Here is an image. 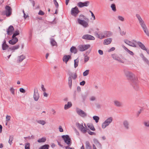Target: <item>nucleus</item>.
<instances>
[{
	"label": "nucleus",
	"mask_w": 149,
	"mask_h": 149,
	"mask_svg": "<svg viewBox=\"0 0 149 149\" xmlns=\"http://www.w3.org/2000/svg\"><path fill=\"white\" fill-rule=\"evenodd\" d=\"M125 74L127 78L132 80V85L135 89L137 90L138 88V86L137 84L138 81L135 76L132 73L128 71H125Z\"/></svg>",
	"instance_id": "f257e3e1"
},
{
	"label": "nucleus",
	"mask_w": 149,
	"mask_h": 149,
	"mask_svg": "<svg viewBox=\"0 0 149 149\" xmlns=\"http://www.w3.org/2000/svg\"><path fill=\"white\" fill-rule=\"evenodd\" d=\"M111 56L113 59L117 60L120 63H123L125 62V58L122 55L119 56L116 54H112Z\"/></svg>",
	"instance_id": "f03ea898"
},
{
	"label": "nucleus",
	"mask_w": 149,
	"mask_h": 149,
	"mask_svg": "<svg viewBox=\"0 0 149 149\" xmlns=\"http://www.w3.org/2000/svg\"><path fill=\"white\" fill-rule=\"evenodd\" d=\"M6 10L3 11L2 12V14L6 15L7 17L9 16L12 13V9L11 8L8 6L5 7Z\"/></svg>",
	"instance_id": "7ed1b4c3"
},
{
	"label": "nucleus",
	"mask_w": 149,
	"mask_h": 149,
	"mask_svg": "<svg viewBox=\"0 0 149 149\" xmlns=\"http://www.w3.org/2000/svg\"><path fill=\"white\" fill-rule=\"evenodd\" d=\"M62 137L64 140L65 142L69 146L71 145L72 143L71 139L68 135H63L62 136Z\"/></svg>",
	"instance_id": "20e7f679"
},
{
	"label": "nucleus",
	"mask_w": 149,
	"mask_h": 149,
	"mask_svg": "<svg viewBox=\"0 0 149 149\" xmlns=\"http://www.w3.org/2000/svg\"><path fill=\"white\" fill-rule=\"evenodd\" d=\"M124 42L126 44L130 46L134 47H137V45L136 44L137 42L135 40H133L132 42H131L128 40L125 39L124 40Z\"/></svg>",
	"instance_id": "39448f33"
},
{
	"label": "nucleus",
	"mask_w": 149,
	"mask_h": 149,
	"mask_svg": "<svg viewBox=\"0 0 149 149\" xmlns=\"http://www.w3.org/2000/svg\"><path fill=\"white\" fill-rule=\"evenodd\" d=\"M90 46L89 44L80 45L78 47V49L79 51L83 52L89 49Z\"/></svg>",
	"instance_id": "423d86ee"
},
{
	"label": "nucleus",
	"mask_w": 149,
	"mask_h": 149,
	"mask_svg": "<svg viewBox=\"0 0 149 149\" xmlns=\"http://www.w3.org/2000/svg\"><path fill=\"white\" fill-rule=\"evenodd\" d=\"M76 125L82 132L84 133L86 132L87 130L83 126L82 124H81L78 123L76 124Z\"/></svg>",
	"instance_id": "0eeeda50"
},
{
	"label": "nucleus",
	"mask_w": 149,
	"mask_h": 149,
	"mask_svg": "<svg viewBox=\"0 0 149 149\" xmlns=\"http://www.w3.org/2000/svg\"><path fill=\"white\" fill-rule=\"evenodd\" d=\"M80 12L77 7L76 6L73 8L71 10V14L73 16H76Z\"/></svg>",
	"instance_id": "6e6552de"
},
{
	"label": "nucleus",
	"mask_w": 149,
	"mask_h": 149,
	"mask_svg": "<svg viewBox=\"0 0 149 149\" xmlns=\"http://www.w3.org/2000/svg\"><path fill=\"white\" fill-rule=\"evenodd\" d=\"M90 3L88 1H86L84 2H79L77 3V6L80 8H82L84 6H88Z\"/></svg>",
	"instance_id": "1a4fd4ad"
},
{
	"label": "nucleus",
	"mask_w": 149,
	"mask_h": 149,
	"mask_svg": "<svg viewBox=\"0 0 149 149\" xmlns=\"http://www.w3.org/2000/svg\"><path fill=\"white\" fill-rule=\"evenodd\" d=\"M77 22L79 24L83 26L84 27L86 28L88 26V23L84 20H81L78 18Z\"/></svg>",
	"instance_id": "9d476101"
},
{
	"label": "nucleus",
	"mask_w": 149,
	"mask_h": 149,
	"mask_svg": "<svg viewBox=\"0 0 149 149\" xmlns=\"http://www.w3.org/2000/svg\"><path fill=\"white\" fill-rule=\"evenodd\" d=\"M76 112L79 115L82 117H85L87 115V114L86 113L79 109H77Z\"/></svg>",
	"instance_id": "9b49d317"
},
{
	"label": "nucleus",
	"mask_w": 149,
	"mask_h": 149,
	"mask_svg": "<svg viewBox=\"0 0 149 149\" xmlns=\"http://www.w3.org/2000/svg\"><path fill=\"white\" fill-rule=\"evenodd\" d=\"M40 96L37 88H35L34 89L33 98L35 101H37L39 98Z\"/></svg>",
	"instance_id": "f8f14e48"
},
{
	"label": "nucleus",
	"mask_w": 149,
	"mask_h": 149,
	"mask_svg": "<svg viewBox=\"0 0 149 149\" xmlns=\"http://www.w3.org/2000/svg\"><path fill=\"white\" fill-rule=\"evenodd\" d=\"M123 125L124 128L126 130L130 129V125L129 121L127 120H125L123 122Z\"/></svg>",
	"instance_id": "ddd939ff"
},
{
	"label": "nucleus",
	"mask_w": 149,
	"mask_h": 149,
	"mask_svg": "<svg viewBox=\"0 0 149 149\" xmlns=\"http://www.w3.org/2000/svg\"><path fill=\"white\" fill-rule=\"evenodd\" d=\"M82 38L86 40H94L95 39V38L93 36L89 34L84 35L82 37Z\"/></svg>",
	"instance_id": "4468645a"
},
{
	"label": "nucleus",
	"mask_w": 149,
	"mask_h": 149,
	"mask_svg": "<svg viewBox=\"0 0 149 149\" xmlns=\"http://www.w3.org/2000/svg\"><path fill=\"white\" fill-rule=\"evenodd\" d=\"M14 30L13 27L10 25L9 26L8 28L7 29V33L8 35H11L13 33V32Z\"/></svg>",
	"instance_id": "2eb2a0df"
},
{
	"label": "nucleus",
	"mask_w": 149,
	"mask_h": 149,
	"mask_svg": "<svg viewBox=\"0 0 149 149\" xmlns=\"http://www.w3.org/2000/svg\"><path fill=\"white\" fill-rule=\"evenodd\" d=\"M18 39L16 37H14L9 41V43L12 45L15 44L18 41Z\"/></svg>",
	"instance_id": "dca6fc26"
},
{
	"label": "nucleus",
	"mask_w": 149,
	"mask_h": 149,
	"mask_svg": "<svg viewBox=\"0 0 149 149\" xmlns=\"http://www.w3.org/2000/svg\"><path fill=\"white\" fill-rule=\"evenodd\" d=\"M141 27L146 35L149 36V31L146 24Z\"/></svg>",
	"instance_id": "f3484780"
},
{
	"label": "nucleus",
	"mask_w": 149,
	"mask_h": 149,
	"mask_svg": "<svg viewBox=\"0 0 149 149\" xmlns=\"http://www.w3.org/2000/svg\"><path fill=\"white\" fill-rule=\"evenodd\" d=\"M113 103L115 106L117 107H121L123 106L122 103L117 100L114 101Z\"/></svg>",
	"instance_id": "a211bd4d"
},
{
	"label": "nucleus",
	"mask_w": 149,
	"mask_h": 149,
	"mask_svg": "<svg viewBox=\"0 0 149 149\" xmlns=\"http://www.w3.org/2000/svg\"><path fill=\"white\" fill-rule=\"evenodd\" d=\"M105 35V37L107 38L111 36L113 34L110 31H106L103 32Z\"/></svg>",
	"instance_id": "6ab92c4d"
},
{
	"label": "nucleus",
	"mask_w": 149,
	"mask_h": 149,
	"mask_svg": "<svg viewBox=\"0 0 149 149\" xmlns=\"http://www.w3.org/2000/svg\"><path fill=\"white\" fill-rule=\"evenodd\" d=\"M2 47V49L3 50H6L9 47L8 45L6 44V41L5 40H4L3 41Z\"/></svg>",
	"instance_id": "aec40b11"
},
{
	"label": "nucleus",
	"mask_w": 149,
	"mask_h": 149,
	"mask_svg": "<svg viewBox=\"0 0 149 149\" xmlns=\"http://www.w3.org/2000/svg\"><path fill=\"white\" fill-rule=\"evenodd\" d=\"M70 58H71L70 56L69 55H65L63 57V60L66 63H67L68 61Z\"/></svg>",
	"instance_id": "412c9836"
},
{
	"label": "nucleus",
	"mask_w": 149,
	"mask_h": 149,
	"mask_svg": "<svg viewBox=\"0 0 149 149\" xmlns=\"http://www.w3.org/2000/svg\"><path fill=\"white\" fill-rule=\"evenodd\" d=\"M112 41L111 38H108L104 40L103 44L104 45H107L111 43Z\"/></svg>",
	"instance_id": "4be33fe9"
},
{
	"label": "nucleus",
	"mask_w": 149,
	"mask_h": 149,
	"mask_svg": "<svg viewBox=\"0 0 149 149\" xmlns=\"http://www.w3.org/2000/svg\"><path fill=\"white\" fill-rule=\"evenodd\" d=\"M19 47L20 46L19 45L13 46L12 47H10L9 48V50H8V51H9V49H10L13 51V52H14L15 50L18 49L19 48Z\"/></svg>",
	"instance_id": "5701e85b"
},
{
	"label": "nucleus",
	"mask_w": 149,
	"mask_h": 149,
	"mask_svg": "<svg viewBox=\"0 0 149 149\" xmlns=\"http://www.w3.org/2000/svg\"><path fill=\"white\" fill-rule=\"evenodd\" d=\"M142 50H144L146 48L145 46L142 42L140 41H138L136 42Z\"/></svg>",
	"instance_id": "b1692460"
},
{
	"label": "nucleus",
	"mask_w": 149,
	"mask_h": 149,
	"mask_svg": "<svg viewBox=\"0 0 149 149\" xmlns=\"http://www.w3.org/2000/svg\"><path fill=\"white\" fill-rule=\"evenodd\" d=\"M95 36L98 38L100 39H102L103 38H105V35L104 33H100V34H99L97 33H95Z\"/></svg>",
	"instance_id": "393cba45"
},
{
	"label": "nucleus",
	"mask_w": 149,
	"mask_h": 149,
	"mask_svg": "<svg viewBox=\"0 0 149 149\" xmlns=\"http://www.w3.org/2000/svg\"><path fill=\"white\" fill-rule=\"evenodd\" d=\"M25 58V56L23 55H22L18 57V59L17 60V62L20 63Z\"/></svg>",
	"instance_id": "a878e982"
},
{
	"label": "nucleus",
	"mask_w": 149,
	"mask_h": 149,
	"mask_svg": "<svg viewBox=\"0 0 149 149\" xmlns=\"http://www.w3.org/2000/svg\"><path fill=\"white\" fill-rule=\"evenodd\" d=\"M140 56L142 58L144 62L149 65V61L144 56L143 54H141L140 55Z\"/></svg>",
	"instance_id": "bb28decb"
},
{
	"label": "nucleus",
	"mask_w": 149,
	"mask_h": 149,
	"mask_svg": "<svg viewBox=\"0 0 149 149\" xmlns=\"http://www.w3.org/2000/svg\"><path fill=\"white\" fill-rule=\"evenodd\" d=\"M113 120V118L112 117H110L107 119L104 122L109 125L112 122Z\"/></svg>",
	"instance_id": "cd10ccee"
},
{
	"label": "nucleus",
	"mask_w": 149,
	"mask_h": 149,
	"mask_svg": "<svg viewBox=\"0 0 149 149\" xmlns=\"http://www.w3.org/2000/svg\"><path fill=\"white\" fill-rule=\"evenodd\" d=\"M72 106V104L71 102H68L67 104H65L64 106V109H67L70 108Z\"/></svg>",
	"instance_id": "c85d7f7f"
},
{
	"label": "nucleus",
	"mask_w": 149,
	"mask_h": 149,
	"mask_svg": "<svg viewBox=\"0 0 149 149\" xmlns=\"http://www.w3.org/2000/svg\"><path fill=\"white\" fill-rule=\"evenodd\" d=\"M68 84L69 87L71 88L72 86V78L70 76L68 78Z\"/></svg>",
	"instance_id": "c756f323"
},
{
	"label": "nucleus",
	"mask_w": 149,
	"mask_h": 149,
	"mask_svg": "<svg viewBox=\"0 0 149 149\" xmlns=\"http://www.w3.org/2000/svg\"><path fill=\"white\" fill-rule=\"evenodd\" d=\"M138 21L141 26H143L146 25L144 21L143 20L142 18L140 19H139Z\"/></svg>",
	"instance_id": "7c9ffc66"
},
{
	"label": "nucleus",
	"mask_w": 149,
	"mask_h": 149,
	"mask_svg": "<svg viewBox=\"0 0 149 149\" xmlns=\"http://www.w3.org/2000/svg\"><path fill=\"white\" fill-rule=\"evenodd\" d=\"M70 52L72 53H74L75 54L77 52V49L76 48L73 46L72 47L70 48Z\"/></svg>",
	"instance_id": "2f4dec72"
},
{
	"label": "nucleus",
	"mask_w": 149,
	"mask_h": 149,
	"mask_svg": "<svg viewBox=\"0 0 149 149\" xmlns=\"http://www.w3.org/2000/svg\"><path fill=\"white\" fill-rule=\"evenodd\" d=\"M19 34V31L18 30H16L15 32L13 34L12 36V38L16 37V36Z\"/></svg>",
	"instance_id": "473e14b6"
},
{
	"label": "nucleus",
	"mask_w": 149,
	"mask_h": 149,
	"mask_svg": "<svg viewBox=\"0 0 149 149\" xmlns=\"http://www.w3.org/2000/svg\"><path fill=\"white\" fill-rule=\"evenodd\" d=\"M49 147V145L48 144H45L41 146L40 149H48Z\"/></svg>",
	"instance_id": "72a5a7b5"
},
{
	"label": "nucleus",
	"mask_w": 149,
	"mask_h": 149,
	"mask_svg": "<svg viewBox=\"0 0 149 149\" xmlns=\"http://www.w3.org/2000/svg\"><path fill=\"white\" fill-rule=\"evenodd\" d=\"M46 141V139L45 137H42L41 139H39L37 140L38 143L44 142Z\"/></svg>",
	"instance_id": "f704fd0d"
},
{
	"label": "nucleus",
	"mask_w": 149,
	"mask_h": 149,
	"mask_svg": "<svg viewBox=\"0 0 149 149\" xmlns=\"http://www.w3.org/2000/svg\"><path fill=\"white\" fill-rule=\"evenodd\" d=\"M93 118V119L95 121L96 123H97L98 122L99 120L100 119V118L98 116H94Z\"/></svg>",
	"instance_id": "c9c22d12"
},
{
	"label": "nucleus",
	"mask_w": 149,
	"mask_h": 149,
	"mask_svg": "<svg viewBox=\"0 0 149 149\" xmlns=\"http://www.w3.org/2000/svg\"><path fill=\"white\" fill-rule=\"evenodd\" d=\"M85 144L86 149L91 148V146L90 145V143L88 141H86L85 142Z\"/></svg>",
	"instance_id": "e433bc0d"
},
{
	"label": "nucleus",
	"mask_w": 149,
	"mask_h": 149,
	"mask_svg": "<svg viewBox=\"0 0 149 149\" xmlns=\"http://www.w3.org/2000/svg\"><path fill=\"white\" fill-rule=\"evenodd\" d=\"M111 8L112 10L114 12L116 11V6L115 4L114 3L112 4L111 6Z\"/></svg>",
	"instance_id": "4c0bfd02"
},
{
	"label": "nucleus",
	"mask_w": 149,
	"mask_h": 149,
	"mask_svg": "<svg viewBox=\"0 0 149 149\" xmlns=\"http://www.w3.org/2000/svg\"><path fill=\"white\" fill-rule=\"evenodd\" d=\"M51 44L52 46H54L57 45V43L55 40L53 39H51L50 41Z\"/></svg>",
	"instance_id": "58836bf2"
},
{
	"label": "nucleus",
	"mask_w": 149,
	"mask_h": 149,
	"mask_svg": "<svg viewBox=\"0 0 149 149\" xmlns=\"http://www.w3.org/2000/svg\"><path fill=\"white\" fill-rule=\"evenodd\" d=\"M13 139V136H10L9 140L8 141V143L11 145L12 143V141Z\"/></svg>",
	"instance_id": "ea45409f"
},
{
	"label": "nucleus",
	"mask_w": 149,
	"mask_h": 149,
	"mask_svg": "<svg viewBox=\"0 0 149 149\" xmlns=\"http://www.w3.org/2000/svg\"><path fill=\"white\" fill-rule=\"evenodd\" d=\"M88 127L92 131L95 130V129L92 124H89L87 125Z\"/></svg>",
	"instance_id": "a19ab883"
},
{
	"label": "nucleus",
	"mask_w": 149,
	"mask_h": 149,
	"mask_svg": "<svg viewBox=\"0 0 149 149\" xmlns=\"http://www.w3.org/2000/svg\"><path fill=\"white\" fill-rule=\"evenodd\" d=\"M79 60L77 59L74 60V67L76 68L78 65Z\"/></svg>",
	"instance_id": "79ce46f5"
},
{
	"label": "nucleus",
	"mask_w": 149,
	"mask_h": 149,
	"mask_svg": "<svg viewBox=\"0 0 149 149\" xmlns=\"http://www.w3.org/2000/svg\"><path fill=\"white\" fill-rule=\"evenodd\" d=\"M89 70H87L85 71L83 73V75L84 76H87L89 73Z\"/></svg>",
	"instance_id": "37998d69"
},
{
	"label": "nucleus",
	"mask_w": 149,
	"mask_h": 149,
	"mask_svg": "<svg viewBox=\"0 0 149 149\" xmlns=\"http://www.w3.org/2000/svg\"><path fill=\"white\" fill-rule=\"evenodd\" d=\"M108 125H109L105 123V122L104 121L102 124V128L104 129Z\"/></svg>",
	"instance_id": "c03bdc74"
},
{
	"label": "nucleus",
	"mask_w": 149,
	"mask_h": 149,
	"mask_svg": "<svg viewBox=\"0 0 149 149\" xmlns=\"http://www.w3.org/2000/svg\"><path fill=\"white\" fill-rule=\"evenodd\" d=\"M117 18L118 20L122 22H123L125 20L124 18L121 16H118L117 17Z\"/></svg>",
	"instance_id": "a18cd8bd"
},
{
	"label": "nucleus",
	"mask_w": 149,
	"mask_h": 149,
	"mask_svg": "<svg viewBox=\"0 0 149 149\" xmlns=\"http://www.w3.org/2000/svg\"><path fill=\"white\" fill-rule=\"evenodd\" d=\"M37 122L38 123L42 124L43 125H44L45 124V122L44 120H37Z\"/></svg>",
	"instance_id": "49530a36"
},
{
	"label": "nucleus",
	"mask_w": 149,
	"mask_h": 149,
	"mask_svg": "<svg viewBox=\"0 0 149 149\" xmlns=\"http://www.w3.org/2000/svg\"><path fill=\"white\" fill-rule=\"evenodd\" d=\"M88 133L91 135H95V133L91 131L88 129H87Z\"/></svg>",
	"instance_id": "de8ad7c7"
},
{
	"label": "nucleus",
	"mask_w": 149,
	"mask_h": 149,
	"mask_svg": "<svg viewBox=\"0 0 149 149\" xmlns=\"http://www.w3.org/2000/svg\"><path fill=\"white\" fill-rule=\"evenodd\" d=\"M10 90L12 94L13 95H14L15 94V89L13 87H11L10 88Z\"/></svg>",
	"instance_id": "09e8293b"
},
{
	"label": "nucleus",
	"mask_w": 149,
	"mask_h": 149,
	"mask_svg": "<svg viewBox=\"0 0 149 149\" xmlns=\"http://www.w3.org/2000/svg\"><path fill=\"white\" fill-rule=\"evenodd\" d=\"M89 57L86 56L84 57V61L85 62H87L89 60Z\"/></svg>",
	"instance_id": "8fccbe9b"
},
{
	"label": "nucleus",
	"mask_w": 149,
	"mask_h": 149,
	"mask_svg": "<svg viewBox=\"0 0 149 149\" xmlns=\"http://www.w3.org/2000/svg\"><path fill=\"white\" fill-rule=\"evenodd\" d=\"M89 99L91 101H94L96 100V98L94 96H92L90 97Z\"/></svg>",
	"instance_id": "3c124183"
},
{
	"label": "nucleus",
	"mask_w": 149,
	"mask_h": 149,
	"mask_svg": "<svg viewBox=\"0 0 149 149\" xmlns=\"http://www.w3.org/2000/svg\"><path fill=\"white\" fill-rule=\"evenodd\" d=\"M30 145L29 143H26L25 147V149H30Z\"/></svg>",
	"instance_id": "603ef678"
},
{
	"label": "nucleus",
	"mask_w": 149,
	"mask_h": 149,
	"mask_svg": "<svg viewBox=\"0 0 149 149\" xmlns=\"http://www.w3.org/2000/svg\"><path fill=\"white\" fill-rule=\"evenodd\" d=\"M136 17L138 19V20L140 19L141 18V16L139 14H136Z\"/></svg>",
	"instance_id": "864d4df0"
},
{
	"label": "nucleus",
	"mask_w": 149,
	"mask_h": 149,
	"mask_svg": "<svg viewBox=\"0 0 149 149\" xmlns=\"http://www.w3.org/2000/svg\"><path fill=\"white\" fill-rule=\"evenodd\" d=\"M20 91L23 93H25L26 92L25 90H24L23 88H21L19 89Z\"/></svg>",
	"instance_id": "5fc2aeb1"
},
{
	"label": "nucleus",
	"mask_w": 149,
	"mask_h": 149,
	"mask_svg": "<svg viewBox=\"0 0 149 149\" xmlns=\"http://www.w3.org/2000/svg\"><path fill=\"white\" fill-rule=\"evenodd\" d=\"M89 12L91 13L92 17L93 18V19L95 20V15H94L93 13L91 10H90Z\"/></svg>",
	"instance_id": "6e6d98bb"
},
{
	"label": "nucleus",
	"mask_w": 149,
	"mask_h": 149,
	"mask_svg": "<svg viewBox=\"0 0 149 149\" xmlns=\"http://www.w3.org/2000/svg\"><path fill=\"white\" fill-rule=\"evenodd\" d=\"M6 121H9L10 119V116L7 115L6 116Z\"/></svg>",
	"instance_id": "4d7b16f0"
},
{
	"label": "nucleus",
	"mask_w": 149,
	"mask_h": 149,
	"mask_svg": "<svg viewBox=\"0 0 149 149\" xmlns=\"http://www.w3.org/2000/svg\"><path fill=\"white\" fill-rule=\"evenodd\" d=\"M127 52L131 55L133 56L134 55L133 52L129 49L127 51Z\"/></svg>",
	"instance_id": "13d9d810"
},
{
	"label": "nucleus",
	"mask_w": 149,
	"mask_h": 149,
	"mask_svg": "<svg viewBox=\"0 0 149 149\" xmlns=\"http://www.w3.org/2000/svg\"><path fill=\"white\" fill-rule=\"evenodd\" d=\"M97 147L100 148H102V145L100 143V142H99L98 143H97L96 145Z\"/></svg>",
	"instance_id": "bf43d9fd"
},
{
	"label": "nucleus",
	"mask_w": 149,
	"mask_h": 149,
	"mask_svg": "<svg viewBox=\"0 0 149 149\" xmlns=\"http://www.w3.org/2000/svg\"><path fill=\"white\" fill-rule=\"evenodd\" d=\"M144 124L146 126L149 127V121L145 122Z\"/></svg>",
	"instance_id": "052dcab7"
},
{
	"label": "nucleus",
	"mask_w": 149,
	"mask_h": 149,
	"mask_svg": "<svg viewBox=\"0 0 149 149\" xmlns=\"http://www.w3.org/2000/svg\"><path fill=\"white\" fill-rule=\"evenodd\" d=\"M38 14L40 15H44V13L41 10H40Z\"/></svg>",
	"instance_id": "680f3d73"
},
{
	"label": "nucleus",
	"mask_w": 149,
	"mask_h": 149,
	"mask_svg": "<svg viewBox=\"0 0 149 149\" xmlns=\"http://www.w3.org/2000/svg\"><path fill=\"white\" fill-rule=\"evenodd\" d=\"M115 49V48L114 47H112L109 50H108V52H111L112 51H114Z\"/></svg>",
	"instance_id": "e2e57ef3"
},
{
	"label": "nucleus",
	"mask_w": 149,
	"mask_h": 149,
	"mask_svg": "<svg viewBox=\"0 0 149 149\" xmlns=\"http://www.w3.org/2000/svg\"><path fill=\"white\" fill-rule=\"evenodd\" d=\"M30 1L33 7H34L35 5V2L33 0H30Z\"/></svg>",
	"instance_id": "0e129e2a"
},
{
	"label": "nucleus",
	"mask_w": 149,
	"mask_h": 149,
	"mask_svg": "<svg viewBox=\"0 0 149 149\" xmlns=\"http://www.w3.org/2000/svg\"><path fill=\"white\" fill-rule=\"evenodd\" d=\"M98 52L100 55H102L103 54V52L102 50L99 49L98 51Z\"/></svg>",
	"instance_id": "69168bd1"
},
{
	"label": "nucleus",
	"mask_w": 149,
	"mask_h": 149,
	"mask_svg": "<svg viewBox=\"0 0 149 149\" xmlns=\"http://www.w3.org/2000/svg\"><path fill=\"white\" fill-rule=\"evenodd\" d=\"M41 87L42 88V90L44 92H45L46 91V89L44 87V86L42 84L41 85Z\"/></svg>",
	"instance_id": "338daca9"
},
{
	"label": "nucleus",
	"mask_w": 149,
	"mask_h": 149,
	"mask_svg": "<svg viewBox=\"0 0 149 149\" xmlns=\"http://www.w3.org/2000/svg\"><path fill=\"white\" fill-rule=\"evenodd\" d=\"M59 131L60 132H62L63 131V129L62 128L61 126H60L59 127Z\"/></svg>",
	"instance_id": "774afa93"
}]
</instances>
